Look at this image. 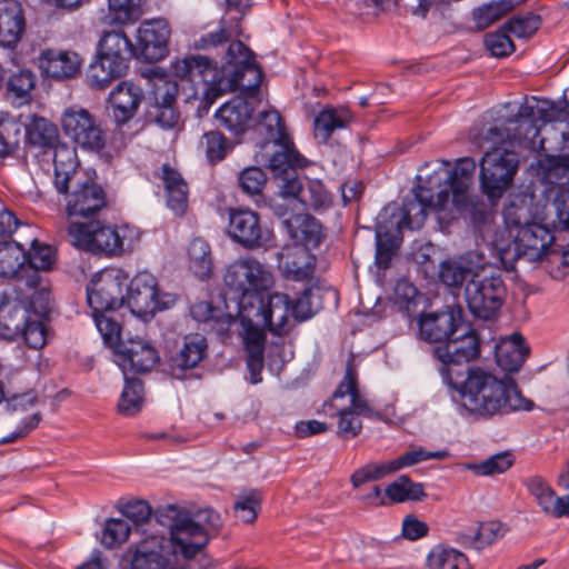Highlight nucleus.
Instances as JSON below:
<instances>
[{"instance_id": "nucleus-29", "label": "nucleus", "mask_w": 569, "mask_h": 569, "mask_svg": "<svg viewBox=\"0 0 569 569\" xmlns=\"http://www.w3.org/2000/svg\"><path fill=\"white\" fill-rule=\"evenodd\" d=\"M279 267L287 279L308 280L315 272L316 257L303 246L289 244L279 253Z\"/></svg>"}, {"instance_id": "nucleus-26", "label": "nucleus", "mask_w": 569, "mask_h": 569, "mask_svg": "<svg viewBox=\"0 0 569 569\" xmlns=\"http://www.w3.org/2000/svg\"><path fill=\"white\" fill-rule=\"evenodd\" d=\"M158 360L157 350L142 339H129L118 347L114 355V362L124 376L128 371H149Z\"/></svg>"}, {"instance_id": "nucleus-7", "label": "nucleus", "mask_w": 569, "mask_h": 569, "mask_svg": "<svg viewBox=\"0 0 569 569\" xmlns=\"http://www.w3.org/2000/svg\"><path fill=\"white\" fill-rule=\"evenodd\" d=\"M542 217L543 201L537 199L533 191L527 188L507 198L502 208V226H497L492 213L478 212L475 216V229L478 237L487 244L500 234L515 232L536 221H542Z\"/></svg>"}, {"instance_id": "nucleus-31", "label": "nucleus", "mask_w": 569, "mask_h": 569, "mask_svg": "<svg viewBox=\"0 0 569 569\" xmlns=\"http://www.w3.org/2000/svg\"><path fill=\"white\" fill-rule=\"evenodd\" d=\"M283 224L293 240L291 246H303L308 250L318 247L325 238L322 226L309 214H295L283 220Z\"/></svg>"}, {"instance_id": "nucleus-60", "label": "nucleus", "mask_w": 569, "mask_h": 569, "mask_svg": "<svg viewBox=\"0 0 569 569\" xmlns=\"http://www.w3.org/2000/svg\"><path fill=\"white\" fill-rule=\"evenodd\" d=\"M513 463L509 452L492 455L481 462L466 463L465 468L477 476H495L506 472Z\"/></svg>"}, {"instance_id": "nucleus-34", "label": "nucleus", "mask_w": 569, "mask_h": 569, "mask_svg": "<svg viewBox=\"0 0 569 569\" xmlns=\"http://www.w3.org/2000/svg\"><path fill=\"white\" fill-rule=\"evenodd\" d=\"M24 32V17L21 4L6 0L0 6V46L13 48Z\"/></svg>"}, {"instance_id": "nucleus-28", "label": "nucleus", "mask_w": 569, "mask_h": 569, "mask_svg": "<svg viewBox=\"0 0 569 569\" xmlns=\"http://www.w3.org/2000/svg\"><path fill=\"white\" fill-rule=\"evenodd\" d=\"M143 99L142 89L130 82H120L109 94L108 102L118 124H124L137 113Z\"/></svg>"}, {"instance_id": "nucleus-45", "label": "nucleus", "mask_w": 569, "mask_h": 569, "mask_svg": "<svg viewBox=\"0 0 569 569\" xmlns=\"http://www.w3.org/2000/svg\"><path fill=\"white\" fill-rule=\"evenodd\" d=\"M252 128L263 139L266 146L290 137L280 113L273 109L261 111L258 119H253Z\"/></svg>"}, {"instance_id": "nucleus-51", "label": "nucleus", "mask_w": 569, "mask_h": 569, "mask_svg": "<svg viewBox=\"0 0 569 569\" xmlns=\"http://www.w3.org/2000/svg\"><path fill=\"white\" fill-rule=\"evenodd\" d=\"M430 569H468L469 561L465 553L445 545L433 547L427 558Z\"/></svg>"}, {"instance_id": "nucleus-5", "label": "nucleus", "mask_w": 569, "mask_h": 569, "mask_svg": "<svg viewBox=\"0 0 569 569\" xmlns=\"http://www.w3.org/2000/svg\"><path fill=\"white\" fill-rule=\"evenodd\" d=\"M518 132H525L523 138H509L501 128L493 127L487 131L485 140L492 143L480 161V187L490 201H496L512 184L519 167L518 154L508 147L523 146L527 149L543 148V139H539V129L531 121H521Z\"/></svg>"}, {"instance_id": "nucleus-53", "label": "nucleus", "mask_w": 569, "mask_h": 569, "mask_svg": "<svg viewBox=\"0 0 569 569\" xmlns=\"http://www.w3.org/2000/svg\"><path fill=\"white\" fill-rule=\"evenodd\" d=\"M143 405V387L139 379L124 378V387L118 402V411L123 416H134Z\"/></svg>"}, {"instance_id": "nucleus-46", "label": "nucleus", "mask_w": 569, "mask_h": 569, "mask_svg": "<svg viewBox=\"0 0 569 569\" xmlns=\"http://www.w3.org/2000/svg\"><path fill=\"white\" fill-rule=\"evenodd\" d=\"M208 349L207 339L199 333H191L184 337L182 346L173 358L177 367L192 369L206 357Z\"/></svg>"}, {"instance_id": "nucleus-62", "label": "nucleus", "mask_w": 569, "mask_h": 569, "mask_svg": "<svg viewBox=\"0 0 569 569\" xmlns=\"http://www.w3.org/2000/svg\"><path fill=\"white\" fill-rule=\"evenodd\" d=\"M261 508V496L257 490L241 495L234 502V515L244 523H252Z\"/></svg>"}, {"instance_id": "nucleus-37", "label": "nucleus", "mask_w": 569, "mask_h": 569, "mask_svg": "<svg viewBox=\"0 0 569 569\" xmlns=\"http://www.w3.org/2000/svg\"><path fill=\"white\" fill-rule=\"evenodd\" d=\"M160 179L164 187L168 208L182 216L188 208L189 188L182 176L168 164L161 167Z\"/></svg>"}, {"instance_id": "nucleus-38", "label": "nucleus", "mask_w": 569, "mask_h": 569, "mask_svg": "<svg viewBox=\"0 0 569 569\" xmlns=\"http://www.w3.org/2000/svg\"><path fill=\"white\" fill-rule=\"evenodd\" d=\"M528 353L529 348L526 346L523 337L517 332L501 338L496 345L497 363L506 371H518Z\"/></svg>"}, {"instance_id": "nucleus-19", "label": "nucleus", "mask_w": 569, "mask_h": 569, "mask_svg": "<svg viewBox=\"0 0 569 569\" xmlns=\"http://www.w3.org/2000/svg\"><path fill=\"white\" fill-rule=\"evenodd\" d=\"M64 194V210L68 218H91L107 204L106 192L101 186L90 179H78L70 183Z\"/></svg>"}, {"instance_id": "nucleus-9", "label": "nucleus", "mask_w": 569, "mask_h": 569, "mask_svg": "<svg viewBox=\"0 0 569 569\" xmlns=\"http://www.w3.org/2000/svg\"><path fill=\"white\" fill-rule=\"evenodd\" d=\"M555 241L549 224L536 221L515 232L500 234L486 246L508 267L520 258L530 262L543 261Z\"/></svg>"}, {"instance_id": "nucleus-17", "label": "nucleus", "mask_w": 569, "mask_h": 569, "mask_svg": "<svg viewBox=\"0 0 569 569\" xmlns=\"http://www.w3.org/2000/svg\"><path fill=\"white\" fill-rule=\"evenodd\" d=\"M66 137L83 150L100 153L106 144V133L93 114L87 109L72 106L61 116Z\"/></svg>"}, {"instance_id": "nucleus-23", "label": "nucleus", "mask_w": 569, "mask_h": 569, "mask_svg": "<svg viewBox=\"0 0 569 569\" xmlns=\"http://www.w3.org/2000/svg\"><path fill=\"white\" fill-rule=\"evenodd\" d=\"M171 34L166 19H150L140 23L137 30L136 56L146 61H159L168 52V42Z\"/></svg>"}, {"instance_id": "nucleus-59", "label": "nucleus", "mask_w": 569, "mask_h": 569, "mask_svg": "<svg viewBox=\"0 0 569 569\" xmlns=\"http://www.w3.org/2000/svg\"><path fill=\"white\" fill-rule=\"evenodd\" d=\"M130 532L131 527L126 519L110 518L106 520L99 539L104 548L116 549L128 540Z\"/></svg>"}, {"instance_id": "nucleus-14", "label": "nucleus", "mask_w": 569, "mask_h": 569, "mask_svg": "<svg viewBox=\"0 0 569 569\" xmlns=\"http://www.w3.org/2000/svg\"><path fill=\"white\" fill-rule=\"evenodd\" d=\"M127 305L139 318L153 317L157 311L171 308L176 296L159 289L157 278L149 271L138 272L128 286Z\"/></svg>"}, {"instance_id": "nucleus-57", "label": "nucleus", "mask_w": 569, "mask_h": 569, "mask_svg": "<svg viewBox=\"0 0 569 569\" xmlns=\"http://www.w3.org/2000/svg\"><path fill=\"white\" fill-rule=\"evenodd\" d=\"M36 84V76L28 70L13 73L7 83L9 97L18 106L28 102Z\"/></svg>"}, {"instance_id": "nucleus-10", "label": "nucleus", "mask_w": 569, "mask_h": 569, "mask_svg": "<svg viewBox=\"0 0 569 569\" xmlns=\"http://www.w3.org/2000/svg\"><path fill=\"white\" fill-rule=\"evenodd\" d=\"M156 517L168 529L169 538L166 537L164 546L169 555L189 569L188 560L207 545L206 530L201 525L193 523L186 510L173 505L159 508Z\"/></svg>"}, {"instance_id": "nucleus-2", "label": "nucleus", "mask_w": 569, "mask_h": 569, "mask_svg": "<svg viewBox=\"0 0 569 569\" xmlns=\"http://www.w3.org/2000/svg\"><path fill=\"white\" fill-rule=\"evenodd\" d=\"M429 168L426 163L417 177L419 184L415 189V198L406 201V216L415 218L410 221L413 228H421L427 219L428 210L451 211L462 210L468 203V189L476 169V162L470 158H461L453 169L447 160H437L436 168L425 173Z\"/></svg>"}, {"instance_id": "nucleus-16", "label": "nucleus", "mask_w": 569, "mask_h": 569, "mask_svg": "<svg viewBox=\"0 0 569 569\" xmlns=\"http://www.w3.org/2000/svg\"><path fill=\"white\" fill-rule=\"evenodd\" d=\"M479 355V339L465 323L461 325V330L457 335L435 349V356L441 362L440 375L447 385L453 383L458 379V375L452 369L453 366H460L475 360Z\"/></svg>"}, {"instance_id": "nucleus-3", "label": "nucleus", "mask_w": 569, "mask_h": 569, "mask_svg": "<svg viewBox=\"0 0 569 569\" xmlns=\"http://www.w3.org/2000/svg\"><path fill=\"white\" fill-rule=\"evenodd\" d=\"M50 290L14 286L0 296V337L21 340L28 348L41 350L48 342L46 317L50 312Z\"/></svg>"}, {"instance_id": "nucleus-33", "label": "nucleus", "mask_w": 569, "mask_h": 569, "mask_svg": "<svg viewBox=\"0 0 569 569\" xmlns=\"http://www.w3.org/2000/svg\"><path fill=\"white\" fill-rule=\"evenodd\" d=\"M54 261V250L50 246L42 244L37 239H32L30 252L28 258H26V267H22V271H27L26 287L34 290H38L40 287H47L39 271L50 270Z\"/></svg>"}, {"instance_id": "nucleus-15", "label": "nucleus", "mask_w": 569, "mask_h": 569, "mask_svg": "<svg viewBox=\"0 0 569 569\" xmlns=\"http://www.w3.org/2000/svg\"><path fill=\"white\" fill-rule=\"evenodd\" d=\"M128 273L120 268H104L96 272L87 286V301L91 310L112 311L124 302L123 287Z\"/></svg>"}, {"instance_id": "nucleus-43", "label": "nucleus", "mask_w": 569, "mask_h": 569, "mask_svg": "<svg viewBox=\"0 0 569 569\" xmlns=\"http://www.w3.org/2000/svg\"><path fill=\"white\" fill-rule=\"evenodd\" d=\"M190 313L196 321L210 325L219 333L224 332L231 326L239 322L237 315L224 313L221 309L214 308L208 301L193 303Z\"/></svg>"}, {"instance_id": "nucleus-24", "label": "nucleus", "mask_w": 569, "mask_h": 569, "mask_svg": "<svg viewBox=\"0 0 569 569\" xmlns=\"http://www.w3.org/2000/svg\"><path fill=\"white\" fill-rule=\"evenodd\" d=\"M489 267L483 252L479 250L468 251L459 257L441 262L439 278L447 287H460L469 277L476 278L479 272H485Z\"/></svg>"}, {"instance_id": "nucleus-55", "label": "nucleus", "mask_w": 569, "mask_h": 569, "mask_svg": "<svg viewBox=\"0 0 569 569\" xmlns=\"http://www.w3.org/2000/svg\"><path fill=\"white\" fill-rule=\"evenodd\" d=\"M190 269L200 279H208L212 273V259L209 244L200 238L190 242L189 249Z\"/></svg>"}, {"instance_id": "nucleus-8", "label": "nucleus", "mask_w": 569, "mask_h": 569, "mask_svg": "<svg viewBox=\"0 0 569 569\" xmlns=\"http://www.w3.org/2000/svg\"><path fill=\"white\" fill-rule=\"evenodd\" d=\"M226 295L234 301L237 317L274 284L272 271L253 257L231 262L223 274Z\"/></svg>"}, {"instance_id": "nucleus-6", "label": "nucleus", "mask_w": 569, "mask_h": 569, "mask_svg": "<svg viewBox=\"0 0 569 569\" xmlns=\"http://www.w3.org/2000/svg\"><path fill=\"white\" fill-rule=\"evenodd\" d=\"M67 233L73 247L108 257H119L134 250L142 234L134 226H111L100 221L70 222Z\"/></svg>"}, {"instance_id": "nucleus-36", "label": "nucleus", "mask_w": 569, "mask_h": 569, "mask_svg": "<svg viewBox=\"0 0 569 569\" xmlns=\"http://www.w3.org/2000/svg\"><path fill=\"white\" fill-rule=\"evenodd\" d=\"M26 249L17 241L0 242V278L14 279V286L26 287Z\"/></svg>"}, {"instance_id": "nucleus-1", "label": "nucleus", "mask_w": 569, "mask_h": 569, "mask_svg": "<svg viewBox=\"0 0 569 569\" xmlns=\"http://www.w3.org/2000/svg\"><path fill=\"white\" fill-rule=\"evenodd\" d=\"M170 70L174 77L189 80L194 87L202 84L204 97L211 100L226 91L257 90L262 77L253 53L241 41L229 44L221 68L198 54L176 60Z\"/></svg>"}, {"instance_id": "nucleus-25", "label": "nucleus", "mask_w": 569, "mask_h": 569, "mask_svg": "<svg viewBox=\"0 0 569 569\" xmlns=\"http://www.w3.org/2000/svg\"><path fill=\"white\" fill-rule=\"evenodd\" d=\"M462 323L460 310L448 309L441 312L421 315L418 320L419 335L425 341L443 345L461 330Z\"/></svg>"}, {"instance_id": "nucleus-11", "label": "nucleus", "mask_w": 569, "mask_h": 569, "mask_svg": "<svg viewBox=\"0 0 569 569\" xmlns=\"http://www.w3.org/2000/svg\"><path fill=\"white\" fill-rule=\"evenodd\" d=\"M357 378L356 369L348 366L331 400L323 406V411L328 416L338 417L337 432L346 439L355 438L360 433L362 429L360 416L371 412L368 401L358 389Z\"/></svg>"}, {"instance_id": "nucleus-49", "label": "nucleus", "mask_w": 569, "mask_h": 569, "mask_svg": "<svg viewBox=\"0 0 569 569\" xmlns=\"http://www.w3.org/2000/svg\"><path fill=\"white\" fill-rule=\"evenodd\" d=\"M522 485L539 507L540 511L543 515L549 516L558 498L549 481L540 475H531L522 480Z\"/></svg>"}, {"instance_id": "nucleus-35", "label": "nucleus", "mask_w": 569, "mask_h": 569, "mask_svg": "<svg viewBox=\"0 0 569 569\" xmlns=\"http://www.w3.org/2000/svg\"><path fill=\"white\" fill-rule=\"evenodd\" d=\"M54 187L58 192H66L70 183L81 179L78 172V158L74 148L64 143L53 148Z\"/></svg>"}, {"instance_id": "nucleus-30", "label": "nucleus", "mask_w": 569, "mask_h": 569, "mask_svg": "<svg viewBox=\"0 0 569 569\" xmlns=\"http://www.w3.org/2000/svg\"><path fill=\"white\" fill-rule=\"evenodd\" d=\"M252 111L253 108L247 100L236 97L223 103L214 116L223 128L238 137L252 127Z\"/></svg>"}, {"instance_id": "nucleus-56", "label": "nucleus", "mask_w": 569, "mask_h": 569, "mask_svg": "<svg viewBox=\"0 0 569 569\" xmlns=\"http://www.w3.org/2000/svg\"><path fill=\"white\" fill-rule=\"evenodd\" d=\"M30 144L39 148H54L58 141L57 128L44 118L34 119L26 130Z\"/></svg>"}, {"instance_id": "nucleus-27", "label": "nucleus", "mask_w": 569, "mask_h": 569, "mask_svg": "<svg viewBox=\"0 0 569 569\" xmlns=\"http://www.w3.org/2000/svg\"><path fill=\"white\" fill-rule=\"evenodd\" d=\"M37 66L43 77L64 80L80 72L81 59L74 51L48 48L38 56Z\"/></svg>"}, {"instance_id": "nucleus-41", "label": "nucleus", "mask_w": 569, "mask_h": 569, "mask_svg": "<svg viewBox=\"0 0 569 569\" xmlns=\"http://www.w3.org/2000/svg\"><path fill=\"white\" fill-rule=\"evenodd\" d=\"M505 526L499 521H486L470 526L461 533V542L476 549H485L506 533Z\"/></svg>"}, {"instance_id": "nucleus-12", "label": "nucleus", "mask_w": 569, "mask_h": 569, "mask_svg": "<svg viewBox=\"0 0 569 569\" xmlns=\"http://www.w3.org/2000/svg\"><path fill=\"white\" fill-rule=\"evenodd\" d=\"M290 299L283 293H272L264 301L258 299L239 318L240 331L257 329L262 335L267 328L274 336H284L289 332L290 323Z\"/></svg>"}, {"instance_id": "nucleus-44", "label": "nucleus", "mask_w": 569, "mask_h": 569, "mask_svg": "<svg viewBox=\"0 0 569 569\" xmlns=\"http://www.w3.org/2000/svg\"><path fill=\"white\" fill-rule=\"evenodd\" d=\"M23 373L18 372L9 380V388L4 395V406L10 412H24L38 402V393L34 389H23L20 382Z\"/></svg>"}, {"instance_id": "nucleus-39", "label": "nucleus", "mask_w": 569, "mask_h": 569, "mask_svg": "<svg viewBox=\"0 0 569 569\" xmlns=\"http://www.w3.org/2000/svg\"><path fill=\"white\" fill-rule=\"evenodd\" d=\"M247 351V368L250 375V382L257 385L262 381L261 372L263 369V351L266 335L257 329H247L239 331Z\"/></svg>"}, {"instance_id": "nucleus-58", "label": "nucleus", "mask_w": 569, "mask_h": 569, "mask_svg": "<svg viewBox=\"0 0 569 569\" xmlns=\"http://www.w3.org/2000/svg\"><path fill=\"white\" fill-rule=\"evenodd\" d=\"M395 460L382 462H370L357 469L351 475V483L355 488L361 487L369 481H378L389 475L397 472Z\"/></svg>"}, {"instance_id": "nucleus-64", "label": "nucleus", "mask_w": 569, "mask_h": 569, "mask_svg": "<svg viewBox=\"0 0 569 569\" xmlns=\"http://www.w3.org/2000/svg\"><path fill=\"white\" fill-rule=\"evenodd\" d=\"M202 143L207 159L210 163H217L226 158L232 146L219 131H210L203 134Z\"/></svg>"}, {"instance_id": "nucleus-54", "label": "nucleus", "mask_w": 569, "mask_h": 569, "mask_svg": "<svg viewBox=\"0 0 569 569\" xmlns=\"http://www.w3.org/2000/svg\"><path fill=\"white\" fill-rule=\"evenodd\" d=\"M516 7L515 0H497L486 3L472 12L473 21L479 29H486Z\"/></svg>"}, {"instance_id": "nucleus-63", "label": "nucleus", "mask_w": 569, "mask_h": 569, "mask_svg": "<svg viewBox=\"0 0 569 569\" xmlns=\"http://www.w3.org/2000/svg\"><path fill=\"white\" fill-rule=\"evenodd\" d=\"M486 49L491 56L496 58H503L515 51V44L510 38V33L505 29V26L495 32L485 36Z\"/></svg>"}, {"instance_id": "nucleus-40", "label": "nucleus", "mask_w": 569, "mask_h": 569, "mask_svg": "<svg viewBox=\"0 0 569 569\" xmlns=\"http://www.w3.org/2000/svg\"><path fill=\"white\" fill-rule=\"evenodd\" d=\"M126 54L136 56V48L128 36L121 30L104 32L99 41L98 57L127 64Z\"/></svg>"}, {"instance_id": "nucleus-18", "label": "nucleus", "mask_w": 569, "mask_h": 569, "mask_svg": "<svg viewBox=\"0 0 569 569\" xmlns=\"http://www.w3.org/2000/svg\"><path fill=\"white\" fill-rule=\"evenodd\" d=\"M229 237L246 249L269 248L273 242V233L263 228L259 214L251 209H230Z\"/></svg>"}, {"instance_id": "nucleus-32", "label": "nucleus", "mask_w": 569, "mask_h": 569, "mask_svg": "<svg viewBox=\"0 0 569 569\" xmlns=\"http://www.w3.org/2000/svg\"><path fill=\"white\" fill-rule=\"evenodd\" d=\"M296 187L289 186L280 194L284 199L299 201L306 208L313 210L327 209L331 206L332 199L320 180H307L302 183L296 179Z\"/></svg>"}, {"instance_id": "nucleus-4", "label": "nucleus", "mask_w": 569, "mask_h": 569, "mask_svg": "<svg viewBox=\"0 0 569 569\" xmlns=\"http://www.w3.org/2000/svg\"><path fill=\"white\" fill-rule=\"evenodd\" d=\"M448 386L458 392L462 408L481 419L533 408L511 378H498L481 367L469 368L463 380L456 379Z\"/></svg>"}, {"instance_id": "nucleus-52", "label": "nucleus", "mask_w": 569, "mask_h": 569, "mask_svg": "<svg viewBox=\"0 0 569 569\" xmlns=\"http://www.w3.org/2000/svg\"><path fill=\"white\" fill-rule=\"evenodd\" d=\"M388 503H399L407 500H421L426 493L423 485L413 482L409 477L401 476L386 487Z\"/></svg>"}, {"instance_id": "nucleus-21", "label": "nucleus", "mask_w": 569, "mask_h": 569, "mask_svg": "<svg viewBox=\"0 0 569 569\" xmlns=\"http://www.w3.org/2000/svg\"><path fill=\"white\" fill-rule=\"evenodd\" d=\"M166 535L148 533L136 547L130 563L124 569H187L166 549Z\"/></svg>"}, {"instance_id": "nucleus-61", "label": "nucleus", "mask_w": 569, "mask_h": 569, "mask_svg": "<svg viewBox=\"0 0 569 569\" xmlns=\"http://www.w3.org/2000/svg\"><path fill=\"white\" fill-rule=\"evenodd\" d=\"M92 311V318L98 331L100 332L104 343L112 348L113 351L118 349L123 342L120 341L121 327L110 316L106 315L107 311Z\"/></svg>"}, {"instance_id": "nucleus-22", "label": "nucleus", "mask_w": 569, "mask_h": 569, "mask_svg": "<svg viewBox=\"0 0 569 569\" xmlns=\"http://www.w3.org/2000/svg\"><path fill=\"white\" fill-rule=\"evenodd\" d=\"M271 144L273 152L268 160V167L281 193L289 186L296 187L295 183L298 178L296 169L303 168L307 160L298 152L291 137Z\"/></svg>"}, {"instance_id": "nucleus-50", "label": "nucleus", "mask_w": 569, "mask_h": 569, "mask_svg": "<svg viewBox=\"0 0 569 569\" xmlns=\"http://www.w3.org/2000/svg\"><path fill=\"white\" fill-rule=\"evenodd\" d=\"M23 136L22 124L8 116L0 114V159L14 158Z\"/></svg>"}, {"instance_id": "nucleus-48", "label": "nucleus", "mask_w": 569, "mask_h": 569, "mask_svg": "<svg viewBox=\"0 0 569 569\" xmlns=\"http://www.w3.org/2000/svg\"><path fill=\"white\" fill-rule=\"evenodd\" d=\"M127 68V64L98 57V60L92 62L87 71V81L91 88L104 89L112 80L120 78Z\"/></svg>"}, {"instance_id": "nucleus-20", "label": "nucleus", "mask_w": 569, "mask_h": 569, "mask_svg": "<svg viewBox=\"0 0 569 569\" xmlns=\"http://www.w3.org/2000/svg\"><path fill=\"white\" fill-rule=\"evenodd\" d=\"M415 218L406 216V202L401 208L397 209L391 214L390 227L382 221L383 216H379L378 224L376 228V263L381 269L389 268L392 258L396 256L397 250L402 240V229L418 230L410 226V221Z\"/></svg>"}, {"instance_id": "nucleus-47", "label": "nucleus", "mask_w": 569, "mask_h": 569, "mask_svg": "<svg viewBox=\"0 0 569 569\" xmlns=\"http://www.w3.org/2000/svg\"><path fill=\"white\" fill-rule=\"evenodd\" d=\"M350 120L348 110L326 108L315 119V137L321 142H327L335 130L346 128Z\"/></svg>"}, {"instance_id": "nucleus-42", "label": "nucleus", "mask_w": 569, "mask_h": 569, "mask_svg": "<svg viewBox=\"0 0 569 569\" xmlns=\"http://www.w3.org/2000/svg\"><path fill=\"white\" fill-rule=\"evenodd\" d=\"M542 221L553 230L569 231V189H559L552 201H543Z\"/></svg>"}, {"instance_id": "nucleus-13", "label": "nucleus", "mask_w": 569, "mask_h": 569, "mask_svg": "<svg viewBox=\"0 0 569 569\" xmlns=\"http://www.w3.org/2000/svg\"><path fill=\"white\" fill-rule=\"evenodd\" d=\"M507 288L501 273L490 266L466 286L465 297L470 311L478 318L491 319L502 307Z\"/></svg>"}]
</instances>
